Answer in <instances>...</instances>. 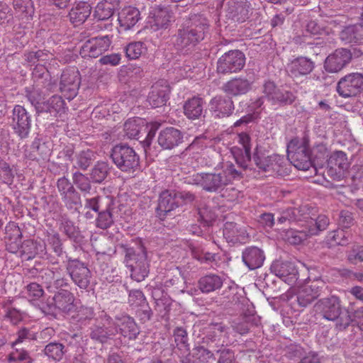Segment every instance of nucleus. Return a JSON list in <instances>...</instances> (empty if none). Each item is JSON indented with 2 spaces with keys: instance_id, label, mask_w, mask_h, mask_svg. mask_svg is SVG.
<instances>
[{
  "instance_id": "ea45409f",
  "label": "nucleus",
  "mask_w": 363,
  "mask_h": 363,
  "mask_svg": "<svg viewBox=\"0 0 363 363\" xmlns=\"http://www.w3.org/2000/svg\"><path fill=\"white\" fill-rule=\"evenodd\" d=\"M340 38L345 43H362L363 40V26L356 24L345 27L340 32Z\"/></svg>"
},
{
  "instance_id": "20e7f679",
  "label": "nucleus",
  "mask_w": 363,
  "mask_h": 363,
  "mask_svg": "<svg viewBox=\"0 0 363 363\" xmlns=\"http://www.w3.org/2000/svg\"><path fill=\"white\" fill-rule=\"evenodd\" d=\"M289 161L298 169L306 171L313 166L310 139L308 134L292 138L287 144Z\"/></svg>"
},
{
  "instance_id": "a878e982",
  "label": "nucleus",
  "mask_w": 363,
  "mask_h": 363,
  "mask_svg": "<svg viewBox=\"0 0 363 363\" xmlns=\"http://www.w3.org/2000/svg\"><path fill=\"white\" fill-rule=\"evenodd\" d=\"M264 260V250L257 246H248L242 252V261L249 270L261 267Z\"/></svg>"
},
{
  "instance_id": "412c9836",
  "label": "nucleus",
  "mask_w": 363,
  "mask_h": 363,
  "mask_svg": "<svg viewBox=\"0 0 363 363\" xmlns=\"http://www.w3.org/2000/svg\"><path fill=\"white\" fill-rule=\"evenodd\" d=\"M184 142L183 133L174 127H167L159 133L158 145L162 150H172Z\"/></svg>"
},
{
  "instance_id": "72a5a7b5",
  "label": "nucleus",
  "mask_w": 363,
  "mask_h": 363,
  "mask_svg": "<svg viewBox=\"0 0 363 363\" xmlns=\"http://www.w3.org/2000/svg\"><path fill=\"white\" fill-rule=\"evenodd\" d=\"M205 101L199 96H193L186 100L183 105L184 116L189 120L199 119L203 113Z\"/></svg>"
},
{
  "instance_id": "49530a36",
  "label": "nucleus",
  "mask_w": 363,
  "mask_h": 363,
  "mask_svg": "<svg viewBox=\"0 0 363 363\" xmlns=\"http://www.w3.org/2000/svg\"><path fill=\"white\" fill-rule=\"evenodd\" d=\"M252 160L256 167L263 172H268L270 167V163L272 162V155H268L265 149L261 146L257 145L253 155Z\"/></svg>"
},
{
  "instance_id": "c03bdc74",
  "label": "nucleus",
  "mask_w": 363,
  "mask_h": 363,
  "mask_svg": "<svg viewBox=\"0 0 363 363\" xmlns=\"http://www.w3.org/2000/svg\"><path fill=\"white\" fill-rule=\"evenodd\" d=\"M110 167L107 162L97 161L91 167L89 176L92 183L101 184L103 183L110 172Z\"/></svg>"
},
{
  "instance_id": "5701e85b",
  "label": "nucleus",
  "mask_w": 363,
  "mask_h": 363,
  "mask_svg": "<svg viewBox=\"0 0 363 363\" xmlns=\"http://www.w3.org/2000/svg\"><path fill=\"white\" fill-rule=\"evenodd\" d=\"M250 4L246 0H230L228 2L226 17L234 22L242 23L249 18Z\"/></svg>"
},
{
  "instance_id": "a19ab883",
  "label": "nucleus",
  "mask_w": 363,
  "mask_h": 363,
  "mask_svg": "<svg viewBox=\"0 0 363 363\" xmlns=\"http://www.w3.org/2000/svg\"><path fill=\"white\" fill-rule=\"evenodd\" d=\"M97 154L91 149L80 150L74 155L73 167L86 171L96 160Z\"/></svg>"
},
{
  "instance_id": "6ab92c4d",
  "label": "nucleus",
  "mask_w": 363,
  "mask_h": 363,
  "mask_svg": "<svg viewBox=\"0 0 363 363\" xmlns=\"http://www.w3.org/2000/svg\"><path fill=\"white\" fill-rule=\"evenodd\" d=\"M170 86L165 80L155 83L147 96V102L152 108L162 107L169 100Z\"/></svg>"
},
{
  "instance_id": "e2e57ef3",
  "label": "nucleus",
  "mask_w": 363,
  "mask_h": 363,
  "mask_svg": "<svg viewBox=\"0 0 363 363\" xmlns=\"http://www.w3.org/2000/svg\"><path fill=\"white\" fill-rule=\"evenodd\" d=\"M215 351L218 363H235V354L232 350L220 345V346H216Z\"/></svg>"
},
{
  "instance_id": "bb28decb",
  "label": "nucleus",
  "mask_w": 363,
  "mask_h": 363,
  "mask_svg": "<svg viewBox=\"0 0 363 363\" xmlns=\"http://www.w3.org/2000/svg\"><path fill=\"white\" fill-rule=\"evenodd\" d=\"M309 218L303 219L302 222H304L306 225V228L308 229L309 234L312 235H316L320 231L325 230L330 223L328 217L325 215L317 216L316 210L308 206Z\"/></svg>"
},
{
  "instance_id": "473e14b6",
  "label": "nucleus",
  "mask_w": 363,
  "mask_h": 363,
  "mask_svg": "<svg viewBox=\"0 0 363 363\" xmlns=\"http://www.w3.org/2000/svg\"><path fill=\"white\" fill-rule=\"evenodd\" d=\"M89 337L94 342L105 344L109 340L118 333L116 328H113L112 325L105 326V325H94L89 328Z\"/></svg>"
},
{
  "instance_id": "13d9d810",
  "label": "nucleus",
  "mask_w": 363,
  "mask_h": 363,
  "mask_svg": "<svg viewBox=\"0 0 363 363\" xmlns=\"http://www.w3.org/2000/svg\"><path fill=\"white\" fill-rule=\"evenodd\" d=\"M60 230L70 240L77 242L79 237V231L74 223L68 219L62 220Z\"/></svg>"
},
{
  "instance_id": "cd10ccee",
  "label": "nucleus",
  "mask_w": 363,
  "mask_h": 363,
  "mask_svg": "<svg viewBox=\"0 0 363 363\" xmlns=\"http://www.w3.org/2000/svg\"><path fill=\"white\" fill-rule=\"evenodd\" d=\"M116 323L113 328H116L118 333L128 340H135L140 334V329L135 320L129 315L116 317Z\"/></svg>"
},
{
  "instance_id": "5fc2aeb1",
  "label": "nucleus",
  "mask_w": 363,
  "mask_h": 363,
  "mask_svg": "<svg viewBox=\"0 0 363 363\" xmlns=\"http://www.w3.org/2000/svg\"><path fill=\"white\" fill-rule=\"evenodd\" d=\"M274 158L270 163V167L269 169V173L270 175L277 174L278 176H284L287 174L289 172L286 167L287 162L283 156L274 154L272 155Z\"/></svg>"
},
{
  "instance_id": "774afa93",
  "label": "nucleus",
  "mask_w": 363,
  "mask_h": 363,
  "mask_svg": "<svg viewBox=\"0 0 363 363\" xmlns=\"http://www.w3.org/2000/svg\"><path fill=\"white\" fill-rule=\"evenodd\" d=\"M128 291V303L133 308L147 302L142 291L138 289H132Z\"/></svg>"
},
{
  "instance_id": "0eeeda50",
  "label": "nucleus",
  "mask_w": 363,
  "mask_h": 363,
  "mask_svg": "<svg viewBox=\"0 0 363 363\" xmlns=\"http://www.w3.org/2000/svg\"><path fill=\"white\" fill-rule=\"evenodd\" d=\"M109 156L116 167L123 172L133 173L140 168L139 155L127 144L114 145Z\"/></svg>"
},
{
  "instance_id": "37998d69",
  "label": "nucleus",
  "mask_w": 363,
  "mask_h": 363,
  "mask_svg": "<svg viewBox=\"0 0 363 363\" xmlns=\"http://www.w3.org/2000/svg\"><path fill=\"white\" fill-rule=\"evenodd\" d=\"M91 7L86 2H79L75 7L72 8L69 17L70 21L75 26L83 23L91 14Z\"/></svg>"
},
{
  "instance_id": "a18cd8bd",
  "label": "nucleus",
  "mask_w": 363,
  "mask_h": 363,
  "mask_svg": "<svg viewBox=\"0 0 363 363\" xmlns=\"http://www.w3.org/2000/svg\"><path fill=\"white\" fill-rule=\"evenodd\" d=\"M106 201L104 208L98 213L96 218V226L102 230L108 229L114 223L112 214L113 202L109 199H106Z\"/></svg>"
},
{
  "instance_id": "bf43d9fd",
  "label": "nucleus",
  "mask_w": 363,
  "mask_h": 363,
  "mask_svg": "<svg viewBox=\"0 0 363 363\" xmlns=\"http://www.w3.org/2000/svg\"><path fill=\"white\" fill-rule=\"evenodd\" d=\"M31 149L33 152H36L39 159L46 160L51 153V149L49 143L43 141L40 138H35L31 145Z\"/></svg>"
},
{
  "instance_id": "79ce46f5",
  "label": "nucleus",
  "mask_w": 363,
  "mask_h": 363,
  "mask_svg": "<svg viewBox=\"0 0 363 363\" xmlns=\"http://www.w3.org/2000/svg\"><path fill=\"white\" fill-rule=\"evenodd\" d=\"M223 284V279L219 275L209 274L200 278L199 287L203 293H211L220 289Z\"/></svg>"
},
{
  "instance_id": "8fccbe9b",
  "label": "nucleus",
  "mask_w": 363,
  "mask_h": 363,
  "mask_svg": "<svg viewBox=\"0 0 363 363\" xmlns=\"http://www.w3.org/2000/svg\"><path fill=\"white\" fill-rule=\"evenodd\" d=\"M328 240L330 241V244L333 245L345 246L353 240V235L348 230L337 229L331 231L328 234Z\"/></svg>"
},
{
  "instance_id": "c85d7f7f",
  "label": "nucleus",
  "mask_w": 363,
  "mask_h": 363,
  "mask_svg": "<svg viewBox=\"0 0 363 363\" xmlns=\"http://www.w3.org/2000/svg\"><path fill=\"white\" fill-rule=\"evenodd\" d=\"M223 237L228 243H245L249 235L245 227L233 222H226L223 228Z\"/></svg>"
},
{
  "instance_id": "3c124183",
  "label": "nucleus",
  "mask_w": 363,
  "mask_h": 363,
  "mask_svg": "<svg viewBox=\"0 0 363 363\" xmlns=\"http://www.w3.org/2000/svg\"><path fill=\"white\" fill-rule=\"evenodd\" d=\"M259 320L255 315H244L233 322V330L240 334H247L250 328L255 325H257Z\"/></svg>"
},
{
  "instance_id": "9b49d317",
  "label": "nucleus",
  "mask_w": 363,
  "mask_h": 363,
  "mask_svg": "<svg viewBox=\"0 0 363 363\" xmlns=\"http://www.w3.org/2000/svg\"><path fill=\"white\" fill-rule=\"evenodd\" d=\"M31 115L21 105L12 111L11 125L13 133L21 140L28 138L31 129Z\"/></svg>"
},
{
  "instance_id": "1a4fd4ad",
  "label": "nucleus",
  "mask_w": 363,
  "mask_h": 363,
  "mask_svg": "<svg viewBox=\"0 0 363 363\" xmlns=\"http://www.w3.org/2000/svg\"><path fill=\"white\" fill-rule=\"evenodd\" d=\"M245 60V54L239 50L226 52L217 61V72L222 74L236 73L243 69Z\"/></svg>"
},
{
  "instance_id": "6e6d98bb",
  "label": "nucleus",
  "mask_w": 363,
  "mask_h": 363,
  "mask_svg": "<svg viewBox=\"0 0 363 363\" xmlns=\"http://www.w3.org/2000/svg\"><path fill=\"white\" fill-rule=\"evenodd\" d=\"M174 19L172 11L168 9H160L155 15L154 26L157 29H166L169 27Z\"/></svg>"
},
{
  "instance_id": "423d86ee",
  "label": "nucleus",
  "mask_w": 363,
  "mask_h": 363,
  "mask_svg": "<svg viewBox=\"0 0 363 363\" xmlns=\"http://www.w3.org/2000/svg\"><path fill=\"white\" fill-rule=\"evenodd\" d=\"M33 79L34 84L31 89H26V97L31 105L34 106L38 114L45 99V94L42 89H46L48 91H52L54 84L50 83L48 72L43 66L36 67L34 69Z\"/></svg>"
},
{
  "instance_id": "680f3d73",
  "label": "nucleus",
  "mask_w": 363,
  "mask_h": 363,
  "mask_svg": "<svg viewBox=\"0 0 363 363\" xmlns=\"http://www.w3.org/2000/svg\"><path fill=\"white\" fill-rule=\"evenodd\" d=\"M48 245L57 257H62L66 255L64 250L62 240L58 233H55L48 238Z\"/></svg>"
},
{
  "instance_id": "b1692460",
  "label": "nucleus",
  "mask_w": 363,
  "mask_h": 363,
  "mask_svg": "<svg viewBox=\"0 0 363 363\" xmlns=\"http://www.w3.org/2000/svg\"><path fill=\"white\" fill-rule=\"evenodd\" d=\"M315 68V62L310 58L299 56L287 64V72L294 78H298L309 74Z\"/></svg>"
},
{
  "instance_id": "f8f14e48",
  "label": "nucleus",
  "mask_w": 363,
  "mask_h": 363,
  "mask_svg": "<svg viewBox=\"0 0 363 363\" xmlns=\"http://www.w3.org/2000/svg\"><path fill=\"white\" fill-rule=\"evenodd\" d=\"M264 97L273 105L284 106L292 104L296 100V96L292 91L278 88L271 81L265 82L263 86Z\"/></svg>"
},
{
  "instance_id": "4468645a",
  "label": "nucleus",
  "mask_w": 363,
  "mask_h": 363,
  "mask_svg": "<svg viewBox=\"0 0 363 363\" xmlns=\"http://www.w3.org/2000/svg\"><path fill=\"white\" fill-rule=\"evenodd\" d=\"M20 249L21 254L27 260L35 257L46 258L52 264H58V260L54 256L47 252L46 244L43 240H26L23 241Z\"/></svg>"
},
{
  "instance_id": "c756f323",
  "label": "nucleus",
  "mask_w": 363,
  "mask_h": 363,
  "mask_svg": "<svg viewBox=\"0 0 363 363\" xmlns=\"http://www.w3.org/2000/svg\"><path fill=\"white\" fill-rule=\"evenodd\" d=\"M140 19V11L133 6L123 8L118 16L120 28L123 30H128L133 28Z\"/></svg>"
},
{
  "instance_id": "2f4dec72",
  "label": "nucleus",
  "mask_w": 363,
  "mask_h": 363,
  "mask_svg": "<svg viewBox=\"0 0 363 363\" xmlns=\"http://www.w3.org/2000/svg\"><path fill=\"white\" fill-rule=\"evenodd\" d=\"M309 218L308 205H301L298 208H289L283 211L277 219L279 224L286 222H302L303 219Z\"/></svg>"
},
{
  "instance_id": "aec40b11",
  "label": "nucleus",
  "mask_w": 363,
  "mask_h": 363,
  "mask_svg": "<svg viewBox=\"0 0 363 363\" xmlns=\"http://www.w3.org/2000/svg\"><path fill=\"white\" fill-rule=\"evenodd\" d=\"M253 82L252 78L240 76L234 77L223 84L221 89L228 96H241L246 94L252 89Z\"/></svg>"
},
{
  "instance_id": "9d476101",
  "label": "nucleus",
  "mask_w": 363,
  "mask_h": 363,
  "mask_svg": "<svg viewBox=\"0 0 363 363\" xmlns=\"http://www.w3.org/2000/svg\"><path fill=\"white\" fill-rule=\"evenodd\" d=\"M363 90V74L352 72L340 78L336 91L343 98L356 96Z\"/></svg>"
},
{
  "instance_id": "2eb2a0df",
  "label": "nucleus",
  "mask_w": 363,
  "mask_h": 363,
  "mask_svg": "<svg viewBox=\"0 0 363 363\" xmlns=\"http://www.w3.org/2000/svg\"><path fill=\"white\" fill-rule=\"evenodd\" d=\"M111 42V37L109 35L93 38L83 44L79 54L84 58H96L108 50Z\"/></svg>"
},
{
  "instance_id": "4be33fe9",
  "label": "nucleus",
  "mask_w": 363,
  "mask_h": 363,
  "mask_svg": "<svg viewBox=\"0 0 363 363\" xmlns=\"http://www.w3.org/2000/svg\"><path fill=\"white\" fill-rule=\"evenodd\" d=\"M174 190H164L159 196L157 206L155 208L157 217L164 220L169 213L179 208Z\"/></svg>"
},
{
  "instance_id": "603ef678",
  "label": "nucleus",
  "mask_w": 363,
  "mask_h": 363,
  "mask_svg": "<svg viewBox=\"0 0 363 363\" xmlns=\"http://www.w3.org/2000/svg\"><path fill=\"white\" fill-rule=\"evenodd\" d=\"M90 177H87L84 174L77 171L72 174L73 186L77 188L85 196L91 193L92 189Z\"/></svg>"
},
{
  "instance_id": "09e8293b",
  "label": "nucleus",
  "mask_w": 363,
  "mask_h": 363,
  "mask_svg": "<svg viewBox=\"0 0 363 363\" xmlns=\"http://www.w3.org/2000/svg\"><path fill=\"white\" fill-rule=\"evenodd\" d=\"M302 230L289 229L284 232V238L286 242L291 245H296L302 243L308 237L311 236L308 233V229L306 228V225H303Z\"/></svg>"
},
{
  "instance_id": "4c0bfd02",
  "label": "nucleus",
  "mask_w": 363,
  "mask_h": 363,
  "mask_svg": "<svg viewBox=\"0 0 363 363\" xmlns=\"http://www.w3.org/2000/svg\"><path fill=\"white\" fill-rule=\"evenodd\" d=\"M52 301H55L59 311L64 313H69L74 308V296L68 289H60L52 297Z\"/></svg>"
},
{
  "instance_id": "f3484780",
  "label": "nucleus",
  "mask_w": 363,
  "mask_h": 363,
  "mask_svg": "<svg viewBox=\"0 0 363 363\" xmlns=\"http://www.w3.org/2000/svg\"><path fill=\"white\" fill-rule=\"evenodd\" d=\"M234 109V102L228 95H217L213 97L209 102V111L215 119L230 116Z\"/></svg>"
},
{
  "instance_id": "c9c22d12",
  "label": "nucleus",
  "mask_w": 363,
  "mask_h": 363,
  "mask_svg": "<svg viewBox=\"0 0 363 363\" xmlns=\"http://www.w3.org/2000/svg\"><path fill=\"white\" fill-rule=\"evenodd\" d=\"M121 0H101L95 8L94 16L99 21L108 20L120 9Z\"/></svg>"
},
{
  "instance_id": "a211bd4d",
  "label": "nucleus",
  "mask_w": 363,
  "mask_h": 363,
  "mask_svg": "<svg viewBox=\"0 0 363 363\" xmlns=\"http://www.w3.org/2000/svg\"><path fill=\"white\" fill-rule=\"evenodd\" d=\"M350 61L349 49L338 48L326 57L324 68L328 72L337 73L345 67Z\"/></svg>"
},
{
  "instance_id": "58836bf2",
  "label": "nucleus",
  "mask_w": 363,
  "mask_h": 363,
  "mask_svg": "<svg viewBox=\"0 0 363 363\" xmlns=\"http://www.w3.org/2000/svg\"><path fill=\"white\" fill-rule=\"evenodd\" d=\"M125 135L129 139L140 140L142 133L147 132L145 121L141 118H129L124 123Z\"/></svg>"
},
{
  "instance_id": "4d7b16f0",
  "label": "nucleus",
  "mask_w": 363,
  "mask_h": 363,
  "mask_svg": "<svg viewBox=\"0 0 363 363\" xmlns=\"http://www.w3.org/2000/svg\"><path fill=\"white\" fill-rule=\"evenodd\" d=\"M44 353L55 361H60L65 354V346L57 342H50L45 346Z\"/></svg>"
},
{
  "instance_id": "393cba45",
  "label": "nucleus",
  "mask_w": 363,
  "mask_h": 363,
  "mask_svg": "<svg viewBox=\"0 0 363 363\" xmlns=\"http://www.w3.org/2000/svg\"><path fill=\"white\" fill-rule=\"evenodd\" d=\"M23 235L21 230L15 222L10 221L5 227L4 242L6 250L11 253H16L22 245Z\"/></svg>"
},
{
  "instance_id": "7ed1b4c3",
  "label": "nucleus",
  "mask_w": 363,
  "mask_h": 363,
  "mask_svg": "<svg viewBox=\"0 0 363 363\" xmlns=\"http://www.w3.org/2000/svg\"><path fill=\"white\" fill-rule=\"evenodd\" d=\"M315 310L318 315L327 320L333 321L337 328L344 330L352 323L349 311L342 306L340 297L331 295L319 299L315 304Z\"/></svg>"
},
{
  "instance_id": "f03ea898",
  "label": "nucleus",
  "mask_w": 363,
  "mask_h": 363,
  "mask_svg": "<svg viewBox=\"0 0 363 363\" xmlns=\"http://www.w3.org/2000/svg\"><path fill=\"white\" fill-rule=\"evenodd\" d=\"M119 247L124 254L125 267L130 271V277L137 282L143 281L150 272L147 252L140 239L130 243L120 244Z\"/></svg>"
},
{
  "instance_id": "ddd939ff",
  "label": "nucleus",
  "mask_w": 363,
  "mask_h": 363,
  "mask_svg": "<svg viewBox=\"0 0 363 363\" xmlns=\"http://www.w3.org/2000/svg\"><path fill=\"white\" fill-rule=\"evenodd\" d=\"M80 74L76 67H69L63 70L60 82V89L65 96L71 100L78 93L80 85Z\"/></svg>"
},
{
  "instance_id": "864d4df0",
  "label": "nucleus",
  "mask_w": 363,
  "mask_h": 363,
  "mask_svg": "<svg viewBox=\"0 0 363 363\" xmlns=\"http://www.w3.org/2000/svg\"><path fill=\"white\" fill-rule=\"evenodd\" d=\"M328 164L330 169L346 170L349 167L347 155L342 151L334 152L328 160Z\"/></svg>"
},
{
  "instance_id": "052dcab7",
  "label": "nucleus",
  "mask_w": 363,
  "mask_h": 363,
  "mask_svg": "<svg viewBox=\"0 0 363 363\" xmlns=\"http://www.w3.org/2000/svg\"><path fill=\"white\" fill-rule=\"evenodd\" d=\"M208 346V348H206L204 346H199L194 349L197 359L202 362H209L210 360H216L215 351L216 347L213 345Z\"/></svg>"
},
{
  "instance_id": "f704fd0d",
  "label": "nucleus",
  "mask_w": 363,
  "mask_h": 363,
  "mask_svg": "<svg viewBox=\"0 0 363 363\" xmlns=\"http://www.w3.org/2000/svg\"><path fill=\"white\" fill-rule=\"evenodd\" d=\"M65 112V102L63 99L57 95H54L46 101H44L38 113H49L52 117H57Z\"/></svg>"
},
{
  "instance_id": "69168bd1",
  "label": "nucleus",
  "mask_w": 363,
  "mask_h": 363,
  "mask_svg": "<svg viewBox=\"0 0 363 363\" xmlns=\"http://www.w3.org/2000/svg\"><path fill=\"white\" fill-rule=\"evenodd\" d=\"M215 220V214L208 207L199 208L197 221L204 228L209 227Z\"/></svg>"
},
{
  "instance_id": "0e129e2a",
  "label": "nucleus",
  "mask_w": 363,
  "mask_h": 363,
  "mask_svg": "<svg viewBox=\"0 0 363 363\" xmlns=\"http://www.w3.org/2000/svg\"><path fill=\"white\" fill-rule=\"evenodd\" d=\"M61 198L67 208L69 210H76L77 206L81 203L80 194L76 189H73V191L65 194Z\"/></svg>"
},
{
  "instance_id": "7c9ffc66",
  "label": "nucleus",
  "mask_w": 363,
  "mask_h": 363,
  "mask_svg": "<svg viewBox=\"0 0 363 363\" xmlns=\"http://www.w3.org/2000/svg\"><path fill=\"white\" fill-rule=\"evenodd\" d=\"M227 327L223 323H211L206 328L203 342L207 345L220 346L221 337L226 333Z\"/></svg>"
},
{
  "instance_id": "dca6fc26",
  "label": "nucleus",
  "mask_w": 363,
  "mask_h": 363,
  "mask_svg": "<svg viewBox=\"0 0 363 363\" xmlns=\"http://www.w3.org/2000/svg\"><path fill=\"white\" fill-rule=\"evenodd\" d=\"M270 269L277 277L290 286L301 281L299 280L298 270L291 262L276 261L272 263Z\"/></svg>"
},
{
  "instance_id": "de8ad7c7",
  "label": "nucleus",
  "mask_w": 363,
  "mask_h": 363,
  "mask_svg": "<svg viewBox=\"0 0 363 363\" xmlns=\"http://www.w3.org/2000/svg\"><path fill=\"white\" fill-rule=\"evenodd\" d=\"M173 337L176 347L184 352V354H189L190 345L189 343L188 333L185 328L177 326L173 330Z\"/></svg>"
},
{
  "instance_id": "39448f33",
  "label": "nucleus",
  "mask_w": 363,
  "mask_h": 363,
  "mask_svg": "<svg viewBox=\"0 0 363 363\" xmlns=\"http://www.w3.org/2000/svg\"><path fill=\"white\" fill-rule=\"evenodd\" d=\"M183 180L184 183L196 185L208 193H220L229 184V180L220 172L194 173Z\"/></svg>"
},
{
  "instance_id": "f257e3e1",
  "label": "nucleus",
  "mask_w": 363,
  "mask_h": 363,
  "mask_svg": "<svg viewBox=\"0 0 363 363\" xmlns=\"http://www.w3.org/2000/svg\"><path fill=\"white\" fill-rule=\"evenodd\" d=\"M208 30L209 22L203 15L191 14L172 37L173 47L180 54H190Z\"/></svg>"
},
{
  "instance_id": "6e6552de",
  "label": "nucleus",
  "mask_w": 363,
  "mask_h": 363,
  "mask_svg": "<svg viewBox=\"0 0 363 363\" xmlns=\"http://www.w3.org/2000/svg\"><path fill=\"white\" fill-rule=\"evenodd\" d=\"M65 268L72 281L82 289H86L91 278V272L85 262L66 255Z\"/></svg>"
},
{
  "instance_id": "338daca9",
  "label": "nucleus",
  "mask_w": 363,
  "mask_h": 363,
  "mask_svg": "<svg viewBox=\"0 0 363 363\" xmlns=\"http://www.w3.org/2000/svg\"><path fill=\"white\" fill-rule=\"evenodd\" d=\"M144 44L142 42H133L125 47V54L130 60L138 59L145 50Z\"/></svg>"
},
{
  "instance_id": "e433bc0d",
  "label": "nucleus",
  "mask_w": 363,
  "mask_h": 363,
  "mask_svg": "<svg viewBox=\"0 0 363 363\" xmlns=\"http://www.w3.org/2000/svg\"><path fill=\"white\" fill-rule=\"evenodd\" d=\"M152 296L155 300V310L164 317L171 310L172 300L170 296L159 287H155L152 290Z\"/></svg>"
}]
</instances>
